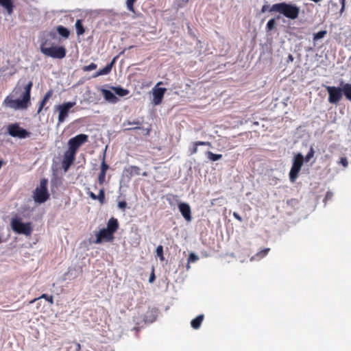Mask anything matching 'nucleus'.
<instances>
[{
    "label": "nucleus",
    "mask_w": 351,
    "mask_h": 351,
    "mask_svg": "<svg viewBox=\"0 0 351 351\" xmlns=\"http://www.w3.org/2000/svg\"><path fill=\"white\" fill-rule=\"evenodd\" d=\"M97 67V65L96 64L92 62L89 65H86V66H83L82 70L84 71H85V72L86 71H90L96 69Z\"/></svg>",
    "instance_id": "72a5a7b5"
},
{
    "label": "nucleus",
    "mask_w": 351,
    "mask_h": 351,
    "mask_svg": "<svg viewBox=\"0 0 351 351\" xmlns=\"http://www.w3.org/2000/svg\"><path fill=\"white\" fill-rule=\"evenodd\" d=\"M108 169H109V165L108 164H106V156L104 154L103 156L101 163L100 171L106 173V171H108Z\"/></svg>",
    "instance_id": "7c9ffc66"
},
{
    "label": "nucleus",
    "mask_w": 351,
    "mask_h": 351,
    "mask_svg": "<svg viewBox=\"0 0 351 351\" xmlns=\"http://www.w3.org/2000/svg\"><path fill=\"white\" fill-rule=\"evenodd\" d=\"M270 251V248H265L263 250L257 252L254 256L252 257L251 260H258L265 257Z\"/></svg>",
    "instance_id": "393cba45"
},
{
    "label": "nucleus",
    "mask_w": 351,
    "mask_h": 351,
    "mask_svg": "<svg viewBox=\"0 0 351 351\" xmlns=\"http://www.w3.org/2000/svg\"><path fill=\"white\" fill-rule=\"evenodd\" d=\"M142 175H143V176H147V172H143V173H142Z\"/></svg>",
    "instance_id": "13d9d810"
},
{
    "label": "nucleus",
    "mask_w": 351,
    "mask_h": 351,
    "mask_svg": "<svg viewBox=\"0 0 351 351\" xmlns=\"http://www.w3.org/2000/svg\"><path fill=\"white\" fill-rule=\"evenodd\" d=\"M89 196H90L93 199H95H95H97L96 195H95L94 193H93V192H90V193H89Z\"/></svg>",
    "instance_id": "8fccbe9b"
},
{
    "label": "nucleus",
    "mask_w": 351,
    "mask_h": 351,
    "mask_svg": "<svg viewBox=\"0 0 351 351\" xmlns=\"http://www.w3.org/2000/svg\"><path fill=\"white\" fill-rule=\"evenodd\" d=\"M344 10H345V6L343 5V6H341V10H340L341 14L343 12Z\"/></svg>",
    "instance_id": "864d4df0"
},
{
    "label": "nucleus",
    "mask_w": 351,
    "mask_h": 351,
    "mask_svg": "<svg viewBox=\"0 0 351 351\" xmlns=\"http://www.w3.org/2000/svg\"><path fill=\"white\" fill-rule=\"evenodd\" d=\"M276 23L275 19H271L267 23L266 29L269 32L276 27Z\"/></svg>",
    "instance_id": "c85d7f7f"
},
{
    "label": "nucleus",
    "mask_w": 351,
    "mask_h": 351,
    "mask_svg": "<svg viewBox=\"0 0 351 351\" xmlns=\"http://www.w3.org/2000/svg\"><path fill=\"white\" fill-rule=\"evenodd\" d=\"M102 93L104 97V98L109 101H111L112 103H116L118 100L117 97L115 96L114 93H112L109 90L103 89Z\"/></svg>",
    "instance_id": "6ab92c4d"
},
{
    "label": "nucleus",
    "mask_w": 351,
    "mask_h": 351,
    "mask_svg": "<svg viewBox=\"0 0 351 351\" xmlns=\"http://www.w3.org/2000/svg\"><path fill=\"white\" fill-rule=\"evenodd\" d=\"M128 124H136V125H138L140 124V122L138 121H134L133 123H131V122H128Z\"/></svg>",
    "instance_id": "603ef678"
},
{
    "label": "nucleus",
    "mask_w": 351,
    "mask_h": 351,
    "mask_svg": "<svg viewBox=\"0 0 351 351\" xmlns=\"http://www.w3.org/2000/svg\"><path fill=\"white\" fill-rule=\"evenodd\" d=\"M73 270H75V269H69L68 270V271L64 274V279H66V277L67 276H69V275L72 276V271H73Z\"/></svg>",
    "instance_id": "49530a36"
},
{
    "label": "nucleus",
    "mask_w": 351,
    "mask_h": 351,
    "mask_svg": "<svg viewBox=\"0 0 351 351\" xmlns=\"http://www.w3.org/2000/svg\"><path fill=\"white\" fill-rule=\"evenodd\" d=\"M170 197H173V199H176L178 197L177 195H171Z\"/></svg>",
    "instance_id": "4d7b16f0"
},
{
    "label": "nucleus",
    "mask_w": 351,
    "mask_h": 351,
    "mask_svg": "<svg viewBox=\"0 0 351 351\" xmlns=\"http://www.w3.org/2000/svg\"><path fill=\"white\" fill-rule=\"evenodd\" d=\"M58 33L63 38H68L70 35L69 30L62 25H58L56 27Z\"/></svg>",
    "instance_id": "b1692460"
},
{
    "label": "nucleus",
    "mask_w": 351,
    "mask_h": 351,
    "mask_svg": "<svg viewBox=\"0 0 351 351\" xmlns=\"http://www.w3.org/2000/svg\"><path fill=\"white\" fill-rule=\"evenodd\" d=\"M341 90L346 98L351 101V84L346 83L343 84Z\"/></svg>",
    "instance_id": "aec40b11"
},
{
    "label": "nucleus",
    "mask_w": 351,
    "mask_h": 351,
    "mask_svg": "<svg viewBox=\"0 0 351 351\" xmlns=\"http://www.w3.org/2000/svg\"><path fill=\"white\" fill-rule=\"evenodd\" d=\"M46 43L40 45V51L45 56L52 58L62 59L66 56V50L63 46H55L47 47Z\"/></svg>",
    "instance_id": "20e7f679"
},
{
    "label": "nucleus",
    "mask_w": 351,
    "mask_h": 351,
    "mask_svg": "<svg viewBox=\"0 0 351 351\" xmlns=\"http://www.w3.org/2000/svg\"><path fill=\"white\" fill-rule=\"evenodd\" d=\"M233 217H234L236 219H237L238 221H243L242 217H241V216H240L237 213H236V212H234V213H233Z\"/></svg>",
    "instance_id": "c03bdc74"
},
{
    "label": "nucleus",
    "mask_w": 351,
    "mask_h": 351,
    "mask_svg": "<svg viewBox=\"0 0 351 351\" xmlns=\"http://www.w3.org/2000/svg\"><path fill=\"white\" fill-rule=\"evenodd\" d=\"M333 196V193L330 191H328L326 194L324 202H326L328 199H330Z\"/></svg>",
    "instance_id": "79ce46f5"
},
{
    "label": "nucleus",
    "mask_w": 351,
    "mask_h": 351,
    "mask_svg": "<svg viewBox=\"0 0 351 351\" xmlns=\"http://www.w3.org/2000/svg\"><path fill=\"white\" fill-rule=\"evenodd\" d=\"M163 84L162 82H158L155 86L158 87L159 86Z\"/></svg>",
    "instance_id": "5fc2aeb1"
},
{
    "label": "nucleus",
    "mask_w": 351,
    "mask_h": 351,
    "mask_svg": "<svg viewBox=\"0 0 351 351\" xmlns=\"http://www.w3.org/2000/svg\"><path fill=\"white\" fill-rule=\"evenodd\" d=\"M178 208L186 221H191L192 220L191 210L190 206L188 204L181 202L178 204Z\"/></svg>",
    "instance_id": "4468645a"
},
{
    "label": "nucleus",
    "mask_w": 351,
    "mask_h": 351,
    "mask_svg": "<svg viewBox=\"0 0 351 351\" xmlns=\"http://www.w3.org/2000/svg\"><path fill=\"white\" fill-rule=\"evenodd\" d=\"M106 176V172H103V171H100L99 176H98V182L100 185H102L105 182Z\"/></svg>",
    "instance_id": "f704fd0d"
},
{
    "label": "nucleus",
    "mask_w": 351,
    "mask_h": 351,
    "mask_svg": "<svg viewBox=\"0 0 351 351\" xmlns=\"http://www.w3.org/2000/svg\"><path fill=\"white\" fill-rule=\"evenodd\" d=\"M198 145H195V142L193 143V147L190 149L191 154H195L197 152Z\"/></svg>",
    "instance_id": "37998d69"
},
{
    "label": "nucleus",
    "mask_w": 351,
    "mask_h": 351,
    "mask_svg": "<svg viewBox=\"0 0 351 351\" xmlns=\"http://www.w3.org/2000/svg\"><path fill=\"white\" fill-rule=\"evenodd\" d=\"M3 160H0V169H1V167L3 166Z\"/></svg>",
    "instance_id": "6e6d98bb"
},
{
    "label": "nucleus",
    "mask_w": 351,
    "mask_h": 351,
    "mask_svg": "<svg viewBox=\"0 0 351 351\" xmlns=\"http://www.w3.org/2000/svg\"><path fill=\"white\" fill-rule=\"evenodd\" d=\"M204 319V315H199L191 322V327L194 329L199 328Z\"/></svg>",
    "instance_id": "412c9836"
},
{
    "label": "nucleus",
    "mask_w": 351,
    "mask_h": 351,
    "mask_svg": "<svg viewBox=\"0 0 351 351\" xmlns=\"http://www.w3.org/2000/svg\"><path fill=\"white\" fill-rule=\"evenodd\" d=\"M10 224L12 230L17 234L30 236L32 232V227L31 223H23L21 218L13 217L11 220Z\"/></svg>",
    "instance_id": "39448f33"
},
{
    "label": "nucleus",
    "mask_w": 351,
    "mask_h": 351,
    "mask_svg": "<svg viewBox=\"0 0 351 351\" xmlns=\"http://www.w3.org/2000/svg\"><path fill=\"white\" fill-rule=\"evenodd\" d=\"M294 60L293 56L291 54H289L287 58V62H293Z\"/></svg>",
    "instance_id": "de8ad7c7"
},
{
    "label": "nucleus",
    "mask_w": 351,
    "mask_h": 351,
    "mask_svg": "<svg viewBox=\"0 0 351 351\" xmlns=\"http://www.w3.org/2000/svg\"><path fill=\"white\" fill-rule=\"evenodd\" d=\"M327 34V31L322 30L319 31V32L314 34L313 35V40L316 41L319 39L323 38Z\"/></svg>",
    "instance_id": "c756f323"
},
{
    "label": "nucleus",
    "mask_w": 351,
    "mask_h": 351,
    "mask_svg": "<svg viewBox=\"0 0 351 351\" xmlns=\"http://www.w3.org/2000/svg\"><path fill=\"white\" fill-rule=\"evenodd\" d=\"M20 82H18L11 94L4 99L3 105L6 107L14 110L27 108L30 102L33 82L29 81L22 88L19 86Z\"/></svg>",
    "instance_id": "f257e3e1"
},
{
    "label": "nucleus",
    "mask_w": 351,
    "mask_h": 351,
    "mask_svg": "<svg viewBox=\"0 0 351 351\" xmlns=\"http://www.w3.org/2000/svg\"><path fill=\"white\" fill-rule=\"evenodd\" d=\"M270 8L269 7V5H263L262 8H261V12L264 13L267 10H269Z\"/></svg>",
    "instance_id": "a18cd8bd"
},
{
    "label": "nucleus",
    "mask_w": 351,
    "mask_h": 351,
    "mask_svg": "<svg viewBox=\"0 0 351 351\" xmlns=\"http://www.w3.org/2000/svg\"><path fill=\"white\" fill-rule=\"evenodd\" d=\"M52 95H53L52 90H49L45 93L42 101L40 102L39 108H38V112H37L38 114H39L42 111L43 108H44V106H45V104L48 101V100L51 97Z\"/></svg>",
    "instance_id": "a211bd4d"
},
{
    "label": "nucleus",
    "mask_w": 351,
    "mask_h": 351,
    "mask_svg": "<svg viewBox=\"0 0 351 351\" xmlns=\"http://www.w3.org/2000/svg\"><path fill=\"white\" fill-rule=\"evenodd\" d=\"M140 171H141V169L138 167L132 165L128 167H125L123 169V174L128 178L130 179L134 176L140 175Z\"/></svg>",
    "instance_id": "dca6fc26"
},
{
    "label": "nucleus",
    "mask_w": 351,
    "mask_h": 351,
    "mask_svg": "<svg viewBox=\"0 0 351 351\" xmlns=\"http://www.w3.org/2000/svg\"><path fill=\"white\" fill-rule=\"evenodd\" d=\"M315 150L314 148L311 146L310 147L309 152L306 155L305 158H304V161L308 162L314 156Z\"/></svg>",
    "instance_id": "2f4dec72"
},
{
    "label": "nucleus",
    "mask_w": 351,
    "mask_h": 351,
    "mask_svg": "<svg viewBox=\"0 0 351 351\" xmlns=\"http://www.w3.org/2000/svg\"><path fill=\"white\" fill-rule=\"evenodd\" d=\"M112 88H113V90L115 92V93L121 97L125 96L129 93L128 90L125 89L120 86L113 87Z\"/></svg>",
    "instance_id": "a878e982"
},
{
    "label": "nucleus",
    "mask_w": 351,
    "mask_h": 351,
    "mask_svg": "<svg viewBox=\"0 0 351 351\" xmlns=\"http://www.w3.org/2000/svg\"><path fill=\"white\" fill-rule=\"evenodd\" d=\"M136 0H127L126 5L128 10L135 12L134 4Z\"/></svg>",
    "instance_id": "c9c22d12"
},
{
    "label": "nucleus",
    "mask_w": 351,
    "mask_h": 351,
    "mask_svg": "<svg viewBox=\"0 0 351 351\" xmlns=\"http://www.w3.org/2000/svg\"><path fill=\"white\" fill-rule=\"evenodd\" d=\"M156 254L160 258V261H163L165 259L163 255V247L162 245H158L157 247Z\"/></svg>",
    "instance_id": "e433bc0d"
},
{
    "label": "nucleus",
    "mask_w": 351,
    "mask_h": 351,
    "mask_svg": "<svg viewBox=\"0 0 351 351\" xmlns=\"http://www.w3.org/2000/svg\"><path fill=\"white\" fill-rule=\"evenodd\" d=\"M75 105V102H64L62 104L56 106V108L59 112L58 114V124L63 123L66 118L69 115V112L71 108Z\"/></svg>",
    "instance_id": "9d476101"
},
{
    "label": "nucleus",
    "mask_w": 351,
    "mask_h": 351,
    "mask_svg": "<svg viewBox=\"0 0 351 351\" xmlns=\"http://www.w3.org/2000/svg\"><path fill=\"white\" fill-rule=\"evenodd\" d=\"M206 155L208 159H209L211 161H217L218 160H220L222 158L221 154H216L210 151H208L206 153Z\"/></svg>",
    "instance_id": "bb28decb"
},
{
    "label": "nucleus",
    "mask_w": 351,
    "mask_h": 351,
    "mask_svg": "<svg viewBox=\"0 0 351 351\" xmlns=\"http://www.w3.org/2000/svg\"><path fill=\"white\" fill-rule=\"evenodd\" d=\"M47 184L48 180L46 178L40 180L39 186L36 188L33 194V198L36 202L42 204L49 198Z\"/></svg>",
    "instance_id": "7ed1b4c3"
},
{
    "label": "nucleus",
    "mask_w": 351,
    "mask_h": 351,
    "mask_svg": "<svg viewBox=\"0 0 351 351\" xmlns=\"http://www.w3.org/2000/svg\"><path fill=\"white\" fill-rule=\"evenodd\" d=\"M198 256L195 255L194 253H191L188 258V263H193L197 261Z\"/></svg>",
    "instance_id": "58836bf2"
},
{
    "label": "nucleus",
    "mask_w": 351,
    "mask_h": 351,
    "mask_svg": "<svg viewBox=\"0 0 351 351\" xmlns=\"http://www.w3.org/2000/svg\"><path fill=\"white\" fill-rule=\"evenodd\" d=\"M340 1V3L341 5V6H343V5L345 6L346 5V0H339Z\"/></svg>",
    "instance_id": "3c124183"
},
{
    "label": "nucleus",
    "mask_w": 351,
    "mask_h": 351,
    "mask_svg": "<svg viewBox=\"0 0 351 351\" xmlns=\"http://www.w3.org/2000/svg\"><path fill=\"white\" fill-rule=\"evenodd\" d=\"M324 87L328 93V102L332 104H339L343 96L341 88L330 86H324Z\"/></svg>",
    "instance_id": "6e6552de"
},
{
    "label": "nucleus",
    "mask_w": 351,
    "mask_h": 351,
    "mask_svg": "<svg viewBox=\"0 0 351 351\" xmlns=\"http://www.w3.org/2000/svg\"><path fill=\"white\" fill-rule=\"evenodd\" d=\"M114 234L106 228H102L96 234V239L93 241L95 244L101 243L104 240L106 241H112Z\"/></svg>",
    "instance_id": "9b49d317"
},
{
    "label": "nucleus",
    "mask_w": 351,
    "mask_h": 351,
    "mask_svg": "<svg viewBox=\"0 0 351 351\" xmlns=\"http://www.w3.org/2000/svg\"><path fill=\"white\" fill-rule=\"evenodd\" d=\"M0 5L5 8L9 14L13 11V0H0Z\"/></svg>",
    "instance_id": "4be33fe9"
},
{
    "label": "nucleus",
    "mask_w": 351,
    "mask_h": 351,
    "mask_svg": "<svg viewBox=\"0 0 351 351\" xmlns=\"http://www.w3.org/2000/svg\"><path fill=\"white\" fill-rule=\"evenodd\" d=\"M116 57L112 59V60L106 66H104L103 69H101L98 70L96 73H95L93 75V77H97L101 75H105L109 74L112 69L116 61Z\"/></svg>",
    "instance_id": "2eb2a0df"
},
{
    "label": "nucleus",
    "mask_w": 351,
    "mask_h": 351,
    "mask_svg": "<svg viewBox=\"0 0 351 351\" xmlns=\"http://www.w3.org/2000/svg\"><path fill=\"white\" fill-rule=\"evenodd\" d=\"M96 197H97V199H98L100 202V203L103 204L104 202V199H105L104 189H100L99 194L97 195H96Z\"/></svg>",
    "instance_id": "473e14b6"
},
{
    "label": "nucleus",
    "mask_w": 351,
    "mask_h": 351,
    "mask_svg": "<svg viewBox=\"0 0 351 351\" xmlns=\"http://www.w3.org/2000/svg\"><path fill=\"white\" fill-rule=\"evenodd\" d=\"M41 298H43V299H45L47 301H48L51 304H53V295H47V294H43L42 295H40L39 298H35L33 300H32L30 302V303H33L36 300H38V299H41Z\"/></svg>",
    "instance_id": "cd10ccee"
},
{
    "label": "nucleus",
    "mask_w": 351,
    "mask_h": 351,
    "mask_svg": "<svg viewBox=\"0 0 351 351\" xmlns=\"http://www.w3.org/2000/svg\"><path fill=\"white\" fill-rule=\"evenodd\" d=\"M8 133L12 137L25 138L30 136L31 133L20 127L19 123H12L8 126Z\"/></svg>",
    "instance_id": "1a4fd4ad"
},
{
    "label": "nucleus",
    "mask_w": 351,
    "mask_h": 351,
    "mask_svg": "<svg viewBox=\"0 0 351 351\" xmlns=\"http://www.w3.org/2000/svg\"><path fill=\"white\" fill-rule=\"evenodd\" d=\"M152 91H153L152 103L155 106H158L162 103L165 93L167 91V88L155 86L153 88Z\"/></svg>",
    "instance_id": "ddd939ff"
},
{
    "label": "nucleus",
    "mask_w": 351,
    "mask_h": 351,
    "mask_svg": "<svg viewBox=\"0 0 351 351\" xmlns=\"http://www.w3.org/2000/svg\"><path fill=\"white\" fill-rule=\"evenodd\" d=\"M75 27L77 36H81L85 33V27H84L81 19H77L76 21Z\"/></svg>",
    "instance_id": "5701e85b"
},
{
    "label": "nucleus",
    "mask_w": 351,
    "mask_h": 351,
    "mask_svg": "<svg viewBox=\"0 0 351 351\" xmlns=\"http://www.w3.org/2000/svg\"><path fill=\"white\" fill-rule=\"evenodd\" d=\"M304 162V157L301 154H298L293 159L292 167L289 172L290 181L294 182L298 177L299 172Z\"/></svg>",
    "instance_id": "423d86ee"
},
{
    "label": "nucleus",
    "mask_w": 351,
    "mask_h": 351,
    "mask_svg": "<svg viewBox=\"0 0 351 351\" xmlns=\"http://www.w3.org/2000/svg\"><path fill=\"white\" fill-rule=\"evenodd\" d=\"M119 228V222L116 218L111 217L108 223L106 229L109 230L112 234H114Z\"/></svg>",
    "instance_id": "f3484780"
},
{
    "label": "nucleus",
    "mask_w": 351,
    "mask_h": 351,
    "mask_svg": "<svg viewBox=\"0 0 351 351\" xmlns=\"http://www.w3.org/2000/svg\"><path fill=\"white\" fill-rule=\"evenodd\" d=\"M118 207L122 210H125L127 207V203L125 201L118 202Z\"/></svg>",
    "instance_id": "ea45409f"
},
{
    "label": "nucleus",
    "mask_w": 351,
    "mask_h": 351,
    "mask_svg": "<svg viewBox=\"0 0 351 351\" xmlns=\"http://www.w3.org/2000/svg\"><path fill=\"white\" fill-rule=\"evenodd\" d=\"M7 312H10L11 311L10 310H8V311H6Z\"/></svg>",
    "instance_id": "bf43d9fd"
},
{
    "label": "nucleus",
    "mask_w": 351,
    "mask_h": 351,
    "mask_svg": "<svg viewBox=\"0 0 351 351\" xmlns=\"http://www.w3.org/2000/svg\"><path fill=\"white\" fill-rule=\"evenodd\" d=\"M338 164L341 165L343 167H347L348 166V161L346 157H341L338 162Z\"/></svg>",
    "instance_id": "4c0bfd02"
},
{
    "label": "nucleus",
    "mask_w": 351,
    "mask_h": 351,
    "mask_svg": "<svg viewBox=\"0 0 351 351\" xmlns=\"http://www.w3.org/2000/svg\"><path fill=\"white\" fill-rule=\"evenodd\" d=\"M195 145H198V146L199 145H207V146L210 147L211 143L208 141H196Z\"/></svg>",
    "instance_id": "a19ab883"
},
{
    "label": "nucleus",
    "mask_w": 351,
    "mask_h": 351,
    "mask_svg": "<svg viewBox=\"0 0 351 351\" xmlns=\"http://www.w3.org/2000/svg\"><path fill=\"white\" fill-rule=\"evenodd\" d=\"M269 12H278L289 19L294 20L298 17L300 9L295 4L282 2L272 5Z\"/></svg>",
    "instance_id": "f03ea898"
},
{
    "label": "nucleus",
    "mask_w": 351,
    "mask_h": 351,
    "mask_svg": "<svg viewBox=\"0 0 351 351\" xmlns=\"http://www.w3.org/2000/svg\"><path fill=\"white\" fill-rule=\"evenodd\" d=\"M76 153L67 149L64 154L63 160L62 162V166L64 171H67L71 165L73 163L75 160Z\"/></svg>",
    "instance_id": "f8f14e48"
},
{
    "label": "nucleus",
    "mask_w": 351,
    "mask_h": 351,
    "mask_svg": "<svg viewBox=\"0 0 351 351\" xmlns=\"http://www.w3.org/2000/svg\"><path fill=\"white\" fill-rule=\"evenodd\" d=\"M154 280H155V275H154V272H152V274H151V276L149 277V282H152Z\"/></svg>",
    "instance_id": "09e8293b"
},
{
    "label": "nucleus",
    "mask_w": 351,
    "mask_h": 351,
    "mask_svg": "<svg viewBox=\"0 0 351 351\" xmlns=\"http://www.w3.org/2000/svg\"><path fill=\"white\" fill-rule=\"evenodd\" d=\"M88 141V136L84 134H77L68 141V149L77 154L78 149Z\"/></svg>",
    "instance_id": "0eeeda50"
}]
</instances>
